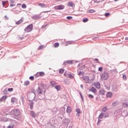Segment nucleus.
<instances>
[{
  "label": "nucleus",
  "instance_id": "obj_41",
  "mask_svg": "<svg viewBox=\"0 0 128 128\" xmlns=\"http://www.w3.org/2000/svg\"><path fill=\"white\" fill-rule=\"evenodd\" d=\"M68 76L70 78H74V76L72 74H69Z\"/></svg>",
  "mask_w": 128,
  "mask_h": 128
},
{
  "label": "nucleus",
  "instance_id": "obj_23",
  "mask_svg": "<svg viewBox=\"0 0 128 128\" xmlns=\"http://www.w3.org/2000/svg\"><path fill=\"white\" fill-rule=\"evenodd\" d=\"M104 0H101V2H104ZM94 2L95 4H98L99 2H100V0H94Z\"/></svg>",
  "mask_w": 128,
  "mask_h": 128
},
{
  "label": "nucleus",
  "instance_id": "obj_47",
  "mask_svg": "<svg viewBox=\"0 0 128 128\" xmlns=\"http://www.w3.org/2000/svg\"><path fill=\"white\" fill-rule=\"evenodd\" d=\"M98 70L99 72H102V67H100L98 68Z\"/></svg>",
  "mask_w": 128,
  "mask_h": 128
},
{
  "label": "nucleus",
  "instance_id": "obj_49",
  "mask_svg": "<svg viewBox=\"0 0 128 128\" xmlns=\"http://www.w3.org/2000/svg\"><path fill=\"white\" fill-rule=\"evenodd\" d=\"M80 96H81V98H82V102H84V96L82 94H80Z\"/></svg>",
  "mask_w": 128,
  "mask_h": 128
},
{
  "label": "nucleus",
  "instance_id": "obj_50",
  "mask_svg": "<svg viewBox=\"0 0 128 128\" xmlns=\"http://www.w3.org/2000/svg\"><path fill=\"white\" fill-rule=\"evenodd\" d=\"M14 100H14V98H12V102L13 104L14 102Z\"/></svg>",
  "mask_w": 128,
  "mask_h": 128
},
{
  "label": "nucleus",
  "instance_id": "obj_20",
  "mask_svg": "<svg viewBox=\"0 0 128 128\" xmlns=\"http://www.w3.org/2000/svg\"><path fill=\"white\" fill-rule=\"evenodd\" d=\"M30 114L32 118H36V114H34V111H31Z\"/></svg>",
  "mask_w": 128,
  "mask_h": 128
},
{
  "label": "nucleus",
  "instance_id": "obj_35",
  "mask_svg": "<svg viewBox=\"0 0 128 128\" xmlns=\"http://www.w3.org/2000/svg\"><path fill=\"white\" fill-rule=\"evenodd\" d=\"M22 8H26V5L25 4H23L22 6Z\"/></svg>",
  "mask_w": 128,
  "mask_h": 128
},
{
  "label": "nucleus",
  "instance_id": "obj_29",
  "mask_svg": "<svg viewBox=\"0 0 128 128\" xmlns=\"http://www.w3.org/2000/svg\"><path fill=\"white\" fill-rule=\"evenodd\" d=\"M24 86H28L30 84L29 81H26L24 83Z\"/></svg>",
  "mask_w": 128,
  "mask_h": 128
},
{
  "label": "nucleus",
  "instance_id": "obj_18",
  "mask_svg": "<svg viewBox=\"0 0 128 128\" xmlns=\"http://www.w3.org/2000/svg\"><path fill=\"white\" fill-rule=\"evenodd\" d=\"M90 92H96V89L94 88V87H92L91 89L90 90Z\"/></svg>",
  "mask_w": 128,
  "mask_h": 128
},
{
  "label": "nucleus",
  "instance_id": "obj_4",
  "mask_svg": "<svg viewBox=\"0 0 128 128\" xmlns=\"http://www.w3.org/2000/svg\"><path fill=\"white\" fill-rule=\"evenodd\" d=\"M74 62V60H68L64 62V66H66L67 64H72Z\"/></svg>",
  "mask_w": 128,
  "mask_h": 128
},
{
  "label": "nucleus",
  "instance_id": "obj_38",
  "mask_svg": "<svg viewBox=\"0 0 128 128\" xmlns=\"http://www.w3.org/2000/svg\"><path fill=\"white\" fill-rule=\"evenodd\" d=\"M65 84H70V82L68 81V80H65Z\"/></svg>",
  "mask_w": 128,
  "mask_h": 128
},
{
  "label": "nucleus",
  "instance_id": "obj_8",
  "mask_svg": "<svg viewBox=\"0 0 128 128\" xmlns=\"http://www.w3.org/2000/svg\"><path fill=\"white\" fill-rule=\"evenodd\" d=\"M84 80L88 84L90 82V78L88 76H85L84 77Z\"/></svg>",
  "mask_w": 128,
  "mask_h": 128
},
{
  "label": "nucleus",
  "instance_id": "obj_19",
  "mask_svg": "<svg viewBox=\"0 0 128 128\" xmlns=\"http://www.w3.org/2000/svg\"><path fill=\"white\" fill-rule=\"evenodd\" d=\"M50 84L52 86H56V82H54V81L50 82Z\"/></svg>",
  "mask_w": 128,
  "mask_h": 128
},
{
  "label": "nucleus",
  "instance_id": "obj_48",
  "mask_svg": "<svg viewBox=\"0 0 128 128\" xmlns=\"http://www.w3.org/2000/svg\"><path fill=\"white\" fill-rule=\"evenodd\" d=\"M46 26H48V25H44L42 26V28H45Z\"/></svg>",
  "mask_w": 128,
  "mask_h": 128
},
{
  "label": "nucleus",
  "instance_id": "obj_53",
  "mask_svg": "<svg viewBox=\"0 0 128 128\" xmlns=\"http://www.w3.org/2000/svg\"><path fill=\"white\" fill-rule=\"evenodd\" d=\"M4 18H6V20H8V16H5Z\"/></svg>",
  "mask_w": 128,
  "mask_h": 128
},
{
  "label": "nucleus",
  "instance_id": "obj_15",
  "mask_svg": "<svg viewBox=\"0 0 128 128\" xmlns=\"http://www.w3.org/2000/svg\"><path fill=\"white\" fill-rule=\"evenodd\" d=\"M38 6H40V8H46V4H42V3H39L38 4Z\"/></svg>",
  "mask_w": 128,
  "mask_h": 128
},
{
  "label": "nucleus",
  "instance_id": "obj_40",
  "mask_svg": "<svg viewBox=\"0 0 128 128\" xmlns=\"http://www.w3.org/2000/svg\"><path fill=\"white\" fill-rule=\"evenodd\" d=\"M8 92H12V90H14V88H8Z\"/></svg>",
  "mask_w": 128,
  "mask_h": 128
},
{
  "label": "nucleus",
  "instance_id": "obj_39",
  "mask_svg": "<svg viewBox=\"0 0 128 128\" xmlns=\"http://www.w3.org/2000/svg\"><path fill=\"white\" fill-rule=\"evenodd\" d=\"M67 20H72V16H68L66 17Z\"/></svg>",
  "mask_w": 128,
  "mask_h": 128
},
{
  "label": "nucleus",
  "instance_id": "obj_34",
  "mask_svg": "<svg viewBox=\"0 0 128 128\" xmlns=\"http://www.w3.org/2000/svg\"><path fill=\"white\" fill-rule=\"evenodd\" d=\"M30 109L32 110L33 108H34V103L31 102L30 104Z\"/></svg>",
  "mask_w": 128,
  "mask_h": 128
},
{
  "label": "nucleus",
  "instance_id": "obj_44",
  "mask_svg": "<svg viewBox=\"0 0 128 128\" xmlns=\"http://www.w3.org/2000/svg\"><path fill=\"white\" fill-rule=\"evenodd\" d=\"M123 80H126V75L123 76Z\"/></svg>",
  "mask_w": 128,
  "mask_h": 128
},
{
  "label": "nucleus",
  "instance_id": "obj_43",
  "mask_svg": "<svg viewBox=\"0 0 128 128\" xmlns=\"http://www.w3.org/2000/svg\"><path fill=\"white\" fill-rule=\"evenodd\" d=\"M88 96V98H94V96L90 94H89Z\"/></svg>",
  "mask_w": 128,
  "mask_h": 128
},
{
  "label": "nucleus",
  "instance_id": "obj_28",
  "mask_svg": "<svg viewBox=\"0 0 128 128\" xmlns=\"http://www.w3.org/2000/svg\"><path fill=\"white\" fill-rule=\"evenodd\" d=\"M64 69H60L59 70L60 74H64Z\"/></svg>",
  "mask_w": 128,
  "mask_h": 128
},
{
  "label": "nucleus",
  "instance_id": "obj_27",
  "mask_svg": "<svg viewBox=\"0 0 128 128\" xmlns=\"http://www.w3.org/2000/svg\"><path fill=\"white\" fill-rule=\"evenodd\" d=\"M54 48H58L60 46V44L58 43H55L54 44Z\"/></svg>",
  "mask_w": 128,
  "mask_h": 128
},
{
  "label": "nucleus",
  "instance_id": "obj_6",
  "mask_svg": "<svg viewBox=\"0 0 128 128\" xmlns=\"http://www.w3.org/2000/svg\"><path fill=\"white\" fill-rule=\"evenodd\" d=\"M94 86L96 88H98V90H100V82H96L94 83Z\"/></svg>",
  "mask_w": 128,
  "mask_h": 128
},
{
  "label": "nucleus",
  "instance_id": "obj_37",
  "mask_svg": "<svg viewBox=\"0 0 128 128\" xmlns=\"http://www.w3.org/2000/svg\"><path fill=\"white\" fill-rule=\"evenodd\" d=\"M110 14V12H108V13H106L104 14V16H106V18H108V16H109Z\"/></svg>",
  "mask_w": 128,
  "mask_h": 128
},
{
  "label": "nucleus",
  "instance_id": "obj_16",
  "mask_svg": "<svg viewBox=\"0 0 128 128\" xmlns=\"http://www.w3.org/2000/svg\"><path fill=\"white\" fill-rule=\"evenodd\" d=\"M55 88L56 90H58H58H62V87L60 86H55Z\"/></svg>",
  "mask_w": 128,
  "mask_h": 128
},
{
  "label": "nucleus",
  "instance_id": "obj_9",
  "mask_svg": "<svg viewBox=\"0 0 128 128\" xmlns=\"http://www.w3.org/2000/svg\"><path fill=\"white\" fill-rule=\"evenodd\" d=\"M99 94L100 96H104L106 94V91L104 89H101L99 91Z\"/></svg>",
  "mask_w": 128,
  "mask_h": 128
},
{
  "label": "nucleus",
  "instance_id": "obj_17",
  "mask_svg": "<svg viewBox=\"0 0 128 128\" xmlns=\"http://www.w3.org/2000/svg\"><path fill=\"white\" fill-rule=\"evenodd\" d=\"M22 22H24V19L22 18L19 21H18L16 22V24H22Z\"/></svg>",
  "mask_w": 128,
  "mask_h": 128
},
{
  "label": "nucleus",
  "instance_id": "obj_52",
  "mask_svg": "<svg viewBox=\"0 0 128 128\" xmlns=\"http://www.w3.org/2000/svg\"><path fill=\"white\" fill-rule=\"evenodd\" d=\"M16 6V4H10V6L11 7V8H12V6Z\"/></svg>",
  "mask_w": 128,
  "mask_h": 128
},
{
  "label": "nucleus",
  "instance_id": "obj_54",
  "mask_svg": "<svg viewBox=\"0 0 128 128\" xmlns=\"http://www.w3.org/2000/svg\"><path fill=\"white\" fill-rule=\"evenodd\" d=\"M94 60L95 62H98V58H95V59H94Z\"/></svg>",
  "mask_w": 128,
  "mask_h": 128
},
{
  "label": "nucleus",
  "instance_id": "obj_11",
  "mask_svg": "<svg viewBox=\"0 0 128 128\" xmlns=\"http://www.w3.org/2000/svg\"><path fill=\"white\" fill-rule=\"evenodd\" d=\"M66 112H68V114H70V112H72V107L68 106L67 108Z\"/></svg>",
  "mask_w": 128,
  "mask_h": 128
},
{
  "label": "nucleus",
  "instance_id": "obj_64",
  "mask_svg": "<svg viewBox=\"0 0 128 128\" xmlns=\"http://www.w3.org/2000/svg\"><path fill=\"white\" fill-rule=\"evenodd\" d=\"M80 66V64H79L78 65V66Z\"/></svg>",
  "mask_w": 128,
  "mask_h": 128
},
{
  "label": "nucleus",
  "instance_id": "obj_57",
  "mask_svg": "<svg viewBox=\"0 0 128 128\" xmlns=\"http://www.w3.org/2000/svg\"><path fill=\"white\" fill-rule=\"evenodd\" d=\"M125 40H128V37H126L125 38Z\"/></svg>",
  "mask_w": 128,
  "mask_h": 128
},
{
  "label": "nucleus",
  "instance_id": "obj_24",
  "mask_svg": "<svg viewBox=\"0 0 128 128\" xmlns=\"http://www.w3.org/2000/svg\"><path fill=\"white\" fill-rule=\"evenodd\" d=\"M88 22V18H84L82 20V22Z\"/></svg>",
  "mask_w": 128,
  "mask_h": 128
},
{
  "label": "nucleus",
  "instance_id": "obj_45",
  "mask_svg": "<svg viewBox=\"0 0 128 128\" xmlns=\"http://www.w3.org/2000/svg\"><path fill=\"white\" fill-rule=\"evenodd\" d=\"M86 68V65L82 66L80 68V70H84Z\"/></svg>",
  "mask_w": 128,
  "mask_h": 128
},
{
  "label": "nucleus",
  "instance_id": "obj_7",
  "mask_svg": "<svg viewBox=\"0 0 128 128\" xmlns=\"http://www.w3.org/2000/svg\"><path fill=\"white\" fill-rule=\"evenodd\" d=\"M54 10H64V6H57L54 8Z\"/></svg>",
  "mask_w": 128,
  "mask_h": 128
},
{
  "label": "nucleus",
  "instance_id": "obj_14",
  "mask_svg": "<svg viewBox=\"0 0 128 128\" xmlns=\"http://www.w3.org/2000/svg\"><path fill=\"white\" fill-rule=\"evenodd\" d=\"M112 94L111 92H108L106 94L107 98H112Z\"/></svg>",
  "mask_w": 128,
  "mask_h": 128
},
{
  "label": "nucleus",
  "instance_id": "obj_58",
  "mask_svg": "<svg viewBox=\"0 0 128 128\" xmlns=\"http://www.w3.org/2000/svg\"><path fill=\"white\" fill-rule=\"evenodd\" d=\"M80 88H84V86L80 85Z\"/></svg>",
  "mask_w": 128,
  "mask_h": 128
},
{
  "label": "nucleus",
  "instance_id": "obj_60",
  "mask_svg": "<svg viewBox=\"0 0 128 128\" xmlns=\"http://www.w3.org/2000/svg\"><path fill=\"white\" fill-rule=\"evenodd\" d=\"M17 6H22V4H17Z\"/></svg>",
  "mask_w": 128,
  "mask_h": 128
},
{
  "label": "nucleus",
  "instance_id": "obj_33",
  "mask_svg": "<svg viewBox=\"0 0 128 128\" xmlns=\"http://www.w3.org/2000/svg\"><path fill=\"white\" fill-rule=\"evenodd\" d=\"M122 106L124 108H128V104H126V103H123Z\"/></svg>",
  "mask_w": 128,
  "mask_h": 128
},
{
  "label": "nucleus",
  "instance_id": "obj_63",
  "mask_svg": "<svg viewBox=\"0 0 128 128\" xmlns=\"http://www.w3.org/2000/svg\"><path fill=\"white\" fill-rule=\"evenodd\" d=\"M100 122V120H98V122Z\"/></svg>",
  "mask_w": 128,
  "mask_h": 128
},
{
  "label": "nucleus",
  "instance_id": "obj_12",
  "mask_svg": "<svg viewBox=\"0 0 128 128\" xmlns=\"http://www.w3.org/2000/svg\"><path fill=\"white\" fill-rule=\"evenodd\" d=\"M74 44V42L71 41H66L65 42V46H68V44Z\"/></svg>",
  "mask_w": 128,
  "mask_h": 128
},
{
  "label": "nucleus",
  "instance_id": "obj_61",
  "mask_svg": "<svg viewBox=\"0 0 128 128\" xmlns=\"http://www.w3.org/2000/svg\"><path fill=\"white\" fill-rule=\"evenodd\" d=\"M50 12V11H45L44 12Z\"/></svg>",
  "mask_w": 128,
  "mask_h": 128
},
{
  "label": "nucleus",
  "instance_id": "obj_46",
  "mask_svg": "<svg viewBox=\"0 0 128 128\" xmlns=\"http://www.w3.org/2000/svg\"><path fill=\"white\" fill-rule=\"evenodd\" d=\"M3 113L4 114L5 116H8V113L6 112V110H3Z\"/></svg>",
  "mask_w": 128,
  "mask_h": 128
},
{
  "label": "nucleus",
  "instance_id": "obj_10",
  "mask_svg": "<svg viewBox=\"0 0 128 128\" xmlns=\"http://www.w3.org/2000/svg\"><path fill=\"white\" fill-rule=\"evenodd\" d=\"M68 6H71L72 8H74L75 6L74 4L72 2H70L68 4Z\"/></svg>",
  "mask_w": 128,
  "mask_h": 128
},
{
  "label": "nucleus",
  "instance_id": "obj_13",
  "mask_svg": "<svg viewBox=\"0 0 128 128\" xmlns=\"http://www.w3.org/2000/svg\"><path fill=\"white\" fill-rule=\"evenodd\" d=\"M6 98H8V96H4L1 99H0V102H4V100H6Z\"/></svg>",
  "mask_w": 128,
  "mask_h": 128
},
{
  "label": "nucleus",
  "instance_id": "obj_26",
  "mask_svg": "<svg viewBox=\"0 0 128 128\" xmlns=\"http://www.w3.org/2000/svg\"><path fill=\"white\" fill-rule=\"evenodd\" d=\"M102 118H104V114L101 113L100 114V116H98V118H99V120H100V119Z\"/></svg>",
  "mask_w": 128,
  "mask_h": 128
},
{
  "label": "nucleus",
  "instance_id": "obj_1",
  "mask_svg": "<svg viewBox=\"0 0 128 128\" xmlns=\"http://www.w3.org/2000/svg\"><path fill=\"white\" fill-rule=\"evenodd\" d=\"M34 26H32V24H30L24 30V32H30L32 30Z\"/></svg>",
  "mask_w": 128,
  "mask_h": 128
},
{
  "label": "nucleus",
  "instance_id": "obj_25",
  "mask_svg": "<svg viewBox=\"0 0 128 128\" xmlns=\"http://www.w3.org/2000/svg\"><path fill=\"white\" fill-rule=\"evenodd\" d=\"M106 110H108L107 106H105L104 108H102V112H106Z\"/></svg>",
  "mask_w": 128,
  "mask_h": 128
},
{
  "label": "nucleus",
  "instance_id": "obj_2",
  "mask_svg": "<svg viewBox=\"0 0 128 128\" xmlns=\"http://www.w3.org/2000/svg\"><path fill=\"white\" fill-rule=\"evenodd\" d=\"M108 78V72H104L101 75V80H106Z\"/></svg>",
  "mask_w": 128,
  "mask_h": 128
},
{
  "label": "nucleus",
  "instance_id": "obj_5",
  "mask_svg": "<svg viewBox=\"0 0 128 128\" xmlns=\"http://www.w3.org/2000/svg\"><path fill=\"white\" fill-rule=\"evenodd\" d=\"M44 76V72H38L36 74V78H38V76Z\"/></svg>",
  "mask_w": 128,
  "mask_h": 128
},
{
  "label": "nucleus",
  "instance_id": "obj_42",
  "mask_svg": "<svg viewBox=\"0 0 128 128\" xmlns=\"http://www.w3.org/2000/svg\"><path fill=\"white\" fill-rule=\"evenodd\" d=\"M30 79L31 80H34V76H31L30 77Z\"/></svg>",
  "mask_w": 128,
  "mask_h": 128
},
{
  "label": "nucleus",
  "instance_id": "obj_36",
  "mask_svg": "<svg viewBox=\"0 0 128 128\" xmlns=\"http://www.w3.org/2000/svg\"><path fill=\"white\" fill-rule=\"evenodd\" d=\"M14 126L12 124H10L8 126V128H14Z\"/></svg>",
  "mask_w": 128,
  "mask_h": 128
},
{
  "label": "nucleus",
  "instance_id": "obj_30",
  "mask_svg": "<svg viewBox=\"0 0 128 128\" xmlns=\"http://www.w3.org/2000/svg\"><path fill=\"white\" fill-rule=\"evenodd\" d=\"M44 48V45H41L39 46L38 50H42Z\"/></svg>",
  "mask_w": 128,
  "mask_h": 128
},
{
  "label": "nucleus",
  "instance_id": "obj_55",
  "mask_svg": "<svg viewBox=\"0 0 128 128\" xmlns=\"http://www.w3.org/2000/svg\"><path fill=\"white\" fill-rule=\"evenodd\" d=\"M82 74V72H80L78 74V76H80V74Z\"/></svg>",
  "mask_w": 128,
  "mask_h": 128
},
{
  "label": "nucleus",
  "instance_id": "obj_59",
  "mask_svg": "<svg viewBox=\"0 0 128 128\" xmlns=\"http://www.w3.org/2000/svg\"><path fill=\"white\" fill-rule=\"evenodd\" d=\"M20 38L21 40H24V36H22V37Z\"/></svg>",
  "mask_w": 128,
  "mask_h": 128
},
{
  "label": "nucleus",
  "instance_id": "obj_62",
  "mask_svg": "<svg viewBox=\"0 0 128 128\" xmlns=\"http://www.w3.org/2000/svg\"><path fill=\"white\" fill-rule=\"evenodd\" d=\"M118 0H114V2H118Z\"/></svg>",
  "mask_w": 128,
  "mask_h": 128
},
{
  "label": "nucleus",
  "instance_id": "obj_51",
  "mask_svg": "<svg viewBox=\"0 0 128 128\" xmlns=\"http://www.w3.org/2000/svg\"><path fill=\"white\" fill-rule=\"evenodd\" d=\"M10 2L11 4H14V0H10Z\"/></svg>",
  "mask_w": 128,
  "mask_h": 128
},
{
  "label": "nucleus",
  "instance_id": "obj_21",
  "mask_svg": "<svg viewBox=\"0 0 128 128\" xmlns=\"http://www.w3.org/2000/svg\"><path fill=\"white\" fill-rule=\"evenodd\" d=\"M88 14H92L94 12H96V10H88Z\"/></svg>",
  "mask_w": 128,
  "mask_h": 128
},
{
  "label": "nucleus",
  "instance_id": "obj_32",
  "mask_svg": "<svg viewBox=\"0 0 128 128\" xmlns=\"http://www.w3.org/2000/svg\"><path fill=\"white\" fill-rule=\"evenodd\" d=\"M8 1H2V6H4L6 4H8Z\"/></svg>",
  "mask_w": 128,
  "mask_h": 128
},
{
  "label": "nucleus",
  "instance_id": "obj_3",
  "mask_svg": "<svg viewBox=\"0 0 128 128\" xmlns=\"http://www.w3.org/2000/svg\"><path fill=\"white\" fill-rule=\"evenodd\" d=\"M14 114L15 116H18L20 114V111L18 109H14Z\"/></svg>",
  "mask_w": 128,
  "mask_h": 128
},
{
  "label": "nucleus",
  "instance_id": "obj_56",
  "mask_svg": "<svg viewBox=\"0 0 128 128\" xmlns=\"http://www.w3.org/2000/svg\"><path fill=\"white\" fill-rule=\"evenodd\" d=\"M0 128H6V126H0Z\"/></svg>",
  "mask_w": 128,
  "mask_h": 128
},
{
  "label": "nucleus",
  "instance_id": "obj_22",
  "mask_svg": "<svg viewBox=\"0 0 128 128\" xmlns=\"http://www.w3.org/2000/svg\"><path fill=\"white\" fill-rule=\"evenodd\" d=\"M76 112H77V114H78V116H80V114H81L80 112V108H76Z\"/></svg>",
  "mask_w": 128,
  "mask_h": 128
},
{
  "label": "nucleus",
  "instance_id": "obj_31",
  "mask_svg": "<svg viewBox=\"0 0 128 128\" xmlns=\"http://www.w3.org/2000/svg\"><path fill=\"white\" fill-rule=\"evenodd\" d=\"M30 94L31 96H32L34 98H35V97H36V94H35L34 92H31L30 93Z\"/></svg>",
  "mask_w": 128,
  "mask_h": 128
}]
</instances>
